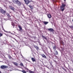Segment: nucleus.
<instances>
[{
	"label": "nucleus",
	"mask_w": 73,
	"mask_h": 73,
	"mask_svg": "<svg viewBox=\"0 0 73 73\" xmlns=\"http://www.w3.org/2000/svg\"><path fill=\"white\" fill-rule=\"evenodd\" d=\"M66 6V4H64V3L62 4V6L60 7V9L61 10L62 12H63L64 10L65 9V8L64 7H65Z\"/></svg>",
	"instance_id": "nucleus-1"
},
{
	"label": "nucleus",
	"mask_w": 73,
	"mask_h": 73,
	"mask_svg": "<svg viewBox=\"0 0 73 73\" xmlns=\"http://www.w3.org/2000/svg\"><path fill=\"white\" fill-rule=\"evenodd\" d=\"M0 68L1 69H7L8 68V66L5 65H2L1 66Z\"/></svg>",
	"instance_id": "nucleus-2"
},
{
	"label": "nucleus",
	"mask_w": 73,
	"mask_h": 73,
	"mask_svg": "<svg viewBox=\"0 0 73 73\" xmlns=\"http://www.w3.org/2000/svg\"><path fill=\"white\" fill-rule=\"evenodd\" d=\"M24 1L25 3V4L27 5H28L29 3H30L31 2V1H29V0H25Z\"/></svg>",
	"instance_id": "nucleus-3"
},
{
	"label": "nucleus",
	"mask_w": 73,
	"mask_h": 73,
	"mask_svg": "<svg viewBox=\"0 0 73 73\" xmlns=\"http://www.w3.org/2000/svg\"><path fill=\"white\" fill-rule=\"evenodd\" d=\"M9 8L11 10H12V11H13L14 12H15V8L12 6H9Z\"/></svg>",
	"instance_id": "nucleus-4"
},
{
	"label": "nucleus",
	"mask_w": 73,
	"mask_h": 73,
	"mask_svg": "<svg viewBox=\"0 0 73 73\" xmlns=\"http://www.w3.org/2000/svg\"><path fill=\"white\" fill-rule=\"evenodd\" d=\"M0 11L2 13H6V11L2 9H1Z\"/></svg>",
	"instance_id": "nucleus-5"
},
{
	"label": "nucleus",
	"mask_w": 73,
	"mask_h": 73,
	"mask_svg": "<svg viewBox=\"0 0 73 73\" xmlns=\"http://www.w3.org/2000/svg\"><path fill=\"white\" fill-rule=\"evenodd\" d=\"M18 0H13V2L14 4H17L18 2Z\"/></svg>",
	"instance_id": "nucleus-6"
},
{
	"label": "nucleus",
	"mask_w": 73,
	"mask_h": 73,
	"mask_svg": "<svg viewBox=\"0 0 73 73\" xmlns=\"http://www.w3.org/2000/svg\"><path fill=\"white\" fill-rule=\"evenodd\" d=\"M18 26V27L19 29V31H20L21 30L22 31V30H23V29H22V27H21V26L19 25Z\"/></svg>",
	"instance_id": "nucleus-7"
},
{
	"label": "nucleus",
	"mask_w": 73,
	"mask_h": 73,
	"mask_svg": "<svg viewBox=\"0 0 73 73\" xmlns=\"http://www.w3.org/2000/svg\"><path fill=\"white\" fill-rule=\"evenodd\" d=\"M60 44H61V45H64V42L62 40H60Z\"/></svg>",
	"instance_id": "nucleus-8"
},
{
	"label": "nucleus",
	"mask_w": 73,
	"mask_h": 73,
	"mask_svg": "<svg viewBox=\"0 0 73 73\" xmlns=\"http://www.w3.org/2000/svg\"><path fill=\"white\" fill-rule=\"evenodd\" d=\"M17 4L19 6H21V3L19 1H18V2L17 3Z\"/></svg>",
	"instance_id": "nucleus-9"
},
{
	"label": "nucleus",
	"mask_w": 73,
	"mask_h": 73,
	"mask_svg": "<svg viewBox=\"0 0 73 73\" xmlns=\"http://www.w3.org/2000/svg\"><path fill=\"white\" fill-rule=\"evenodd\" d=\"M48 30L49 31H51V32H54V30L52 28H50L48 29Z\"/></svg>",
	"instance_id": "nucleus-10"
},
{
	"label": "nucleus",
	"mask_w": 73,
	"mask_h": 73,
	"mask_svg": "<svg viewBox=\"0 0 73 73\" xmlns=\"http://www.w3.org/2000/svg\"><path fill=\"white\" fill-rule=\"evenodd\" d=\"M41 56H42V57H43V58H46V57L44 54H41Z\"/></svg>",
	"instance_id": "nucleus-11"
},
{
	"label": "nucleus",
	"mask_w": 73,
	"mask_h": 73,
	"mask_svg": "<svg viewBox=\"0 0 73 73\" xmlns=\"http://www.w3.org/2000/svg\"><path fill=\"white\" fill-rule=\"evenodd\" d=\"M42 37L44 39H45V40H47V38H46V37L45 36H44L43 35H42Z\"/></svg>",
	"instance_id": "nucleus-12"
},
{
	"label": "nucleus",
	"mask_w": 73,
	"mask_h": 73,
	"mask_svg": "<svg viewBox=\"0 0 73 73\" xmlns=\"http://www.w3.org/2000/svg\"><path fill=\"white\" fill-rule=\"evenodd\" d=\"M31 60H32V61L33 62H35L36 61V60L35 59V58H31Z\"/></svg>",
	"instance_id": "nucleus-13"
},
{
	"label": "nucleus",
	"mask_w": 73,
	"mask_h": 73,
	"mask_svg": "<svg viewBox=\"0 0 73 73\" xmlns=\"http://www.w3.org/2000/svg\"><path fill=\"white\" fill-rule=\"evenodd\" d=\"M47 16L48 18H49V19H50V18L52 17V16L50 14H49Z\"/></svg>",
	"instance_id": "nucleus-14"
},
{
	"label": "nucleus",
	"mask_w": 73,
	"mask_h": 73,
	"mask_svg": "<svg viewBox=\"0 0 73 73\" xmlns=\"http://www.w3.org/2000/svg\"><path fill=\"white\" fill-rule=\"evenodd\" d=\"M55 51V53L54 55L56 54V55H57L58 54V52L57 51Z\"/></svg>",
	"instance_id": "nucleus-15"
},
{
	"label": "nucleus",
	"mask_w": 73,
	"mask_h": 73,
	"mask_svg": "<svg viewBox=\"0 0 73 73\" xmlns=\"http://www.w3.org/2000/svg\"><path fill=\"white\" fill-rule=\"evenodd\" d=\"M20 71H21V72H22L23 73H27V71H25V70H19Z\"/></svg>",
	"instance_id": "nucleus-16"
},
{
	"label": "nucleus",
	"mask_w": 73,
	"mask_h": 73,
	"mask_svg": "<svg viewBox=\"0 0 73 73\" xmlns=\"http://www.w3.org/2000/svg\"><path fill=\"white\" fill-rule=\"evenodd\" d=\"M29 7H30L31 9H33V7L31 6V5H29Z\"/></svg>",
	"instance_id": "nucleus-17"
},
{
	"label": "nucleus",
	"mask_w": 73,
	"mask_h": 73,
	"mask_svg": "<svg viewBox=\"0 0 73 73\" xmlns=\"http://www.w3.org/2000/svg\"><path fill=\"white\" fill-rule=\"evenodd\" d=\"M34 46L35 48H36V50H38L39 48L38 47V46Z\"/></svg>",
	"instance_id": "nucleus-18"
},
{
	"label": "nucleus",
	"mask_w": 73,
	"mask_h": 73,
	"mask_svg": "<svg viewBox=\"0 0 73 73\" xmlns=\"http://www.w3.org/2000/svg\"><path fill=\"white\" fill-rule=\"evenodd\" d=\"M53 49H54V51H55V50H56V45L54 46L53 47Z\"/></svg>",
	"instance_id": "nucleus-19"
},
{
	"label": "nucleus",
	"mask_w": 73,
	"mask_h": 73,
	"mask_svg": "<svg viewBox=\"0 0 73 73\" xmlns=\"http://www.w3.org/2000/svg\"><path fill=\"white\" fill-rule=\"evenodd\" d=\"M48 23L49 22H48L44 21V22L43 23L45 25H46V24H48Z\"/></svg>",
	"instance_id": "nucleus-20"
},
{
	"label": "nucleus",
	"mask_w": 73,
	"mask_h": 73,
	"mask_svg": "<svg viewBox=\"0 0 73 73\" xmlns=\"http://www.w3.org/2000/svg\"><path fill=\"white\" fill-rule=\"evenodd\" d=\"M29 72L30 73H36V72H34L32 71H31L30 70H29Z\"/></svg>",
	"instance_id": "nucleus-21"
},
{
	"label": "nucleus",
	"mask_w": 73,
	"mask_h": 73,
	"mask_svg": "<svg viewBox=\"0 0 73 73\" xmlns=\"http://www.w3.org/2000/svg\"><path fill=\"white\" fill-rule=\"evenodd\" d=\"M6 15L7 16H8L9 17H11V16L8 13H6Z\"/></svg>",
	"instance_id": "nucleus-22"
},
{
	"label": "nucleus",
	"mask_w": 73,
	"mask_h": 73,
	"mask_svg": "<svg viewBox=\"0 0 73 73\" xmlns=\"http://www.w3.org/2000/svg\"><path fill=\"white\" fill-rule=\"evenodd\" d=\"M13 64H14V65H18V64H17V63L16 62H14Z\"/></svg>",
	"instance_id": "nucleus-23"
},
{
	"label": "nucleus",
	"mask_w": 73,
	"mask_h": 73,
	"mask_svg": "<svg viewBox=\"0 0 73 73\" xmlns=\"http://www.w3.org/2000/svg\"><path fill=\"white\" fill-rule=\"evenodd\" d=\"M20 65L21 66H24V65H23V63H21Z\"/></svg>",
	"instance_id": "nucleus-24"
},
{
	"label": "nucleus",
	"mask_w": 73,
	"mask_h": 73,
	"mask_svg": "<svg viewBox=\"0 0 73 73\" xmlns=\"http://www.w3.org/2000/svg\"><path fill=\"white\" fill-rule=\"evenodd\" d=\"M3 34L0 33V37H1L3 36Z\"/></svg>",
	"instance_id": "nucleus-25"
},
{
	"label": "nucleus",
	"mask_w": 73,
	"mask_h": 73,
	"mask_svg": "<svg viewBox=\"0 0 73 73\" xmlns=\"http://www.w3.org/2000/svg\"><path fill=\"white\" fill-rule=\"evenodd\" d=\"M9 59H11V58H12V57H11V56L10 55L9 56Z\"/></svg>",
	"instance_id": "nucleus-26"
},
{
	"label": "nucleus",
	"mask_w": 73,
	"mask_h": 73,
	"mask_svg": "<svg viewBox=\"0 0 73 73\" xmlns=\"http://www.w3.org/2000/svg\"><path fill=\"white\" fill-rule=\"evenodd\" d=\"M70 28H73V26H70Z\"/></svg>",
	"instance_id": "nucleus-27"
},
{
	"label": "nucleus",
	"mask_w": 73,
	"mask_h": 73,
	"mask_svg": "<svg viewBox=\"0 0 73 73\" xmlns=\"http://www.w3.org/2000/svg\"><path fill=\"white\" fill-rule=\"evenodd\" d=\"M12 25L13 26V28H14V27H15V25L14 24H12Z\"/></svg>",
	"instance_id": "nucleus-28"
},
{
	"label": "nucleus",
	"mask_w": 73,
	"mask_h": 73,
	"mask_svg": "<svg viewBox=\"0 0 73 73\" xmlns=\"http://www.w3.org/2000/svg\"><path fill=\"white\" fill-rule=\"evenodd\" d=\"M62 69H63V70H64L66 71V69H65V68H64V67H62Z\"/></svg>",
	"instance_id": "nucleus-29"
},
{
	"label": "nucleus",
	"mask_w": 73,
	"mask_h": 73,
	"mask_svg": "<svg viewBox=\"0 0 73 73\" xmlns=\"http://www.w3.org/2000/svg\"><path fill=\"white\" fill-rule=\"evenodd\" d=\"M55 57H56V58H58L57 56L56 55H55Z\"/></svg>",
	"instance_id": "nucleus-30"
},
{
	"label": "nucleus",
	"mask_w": 73,
	"mask_h": 73,
	"mask_svg": "<svg viewBox=\"0 0 73 73\" xmlns=\"http://www.w3.org/2000/svg\"><path fill=\"white\" fill-rule=\"evenodd\" d=\"M25 69H27V70H28V68H25Z\"/></svg>",
	"instance_id": "nucleus-31"
},
{
	"label": "nucleus",
	"mask_w": 73,
	"mask_h": 73,
	"mask_svg": "<svg viewBox=\"0 0 73 73\" xmlns=\"http://www.w3.org/2000/svg\"><path fill=\"white\" fill-rule=\"evenodd\" d=\"M64 1H65H65H66V0H64Z\"/></svg>",
	"instance_id": "nucleus-32"
},
{
	"label": "nucleus",
	"mask_w": 73,
	"mask_h": 73,
	"mask_svg": "<svg viewBox=\"0 0 73 73\" xmlns=\"http://www.w3.org/2000/svg\"><path fill=\"white\" fill-rule=\"evenodd\" d=\"M72 72H73V69L72 70Z\"/></svg>",
	"instance_id": "nucleus-33"
},
{
	"label": "nucleus",
	"mask_w": 73,
	"mask_h": 73,
	"mask_svg": "<svg viewBox=\"0 0 73 73\" xmlns=\"http://www.w3.org/2000/svg\"><path fill=\"white\" fill-rule=\"evenodd\" d=\"M0 73H1V72H0Z\"/></svg>",
	"instance_id": "nucleus-34"
},
{
	"label": "nucleus",
	"mask_w": 73,
	"mask_h": 73,
	"mask_svg": "<svg viewBox=\"0 0 73 73\" xmlns=\"http://www.w3.org/2000/svg\"><path fill=\"white\" fill-rule=\"evenodd\" d=\"M14 39H15V40H16V39H15V38Z\"/></svg>",
	"instance_id": "nucleus-35"
},
{
	"label": "nucleus",
	"mask_w": 73,
	"mask_h": 73,
	"mask_svg": "<svg viewBox=\"0 0 73 73\" xmlns=\"http://www.w3.org/2000/svg\"><path fill=\"white\" fill-rule=\"evenodd\" d=\"M1 72V71L0 70V72Z\"/></svg>",
	"instance_id": "nucleus-36"
},
{
	"label": "nucleus",
	"mask_w": 73,
	"mask_h": 73,
	"mask_svg": "<svg viewBox=\"0 0 73 73\" xmlns=\"http://www.w3.org/2000/svg\"><path fill=\"white\" fill-rule=\"evenodd\" d=\"M24 0V1L25 0Z\"/></svg>",
	"instance_id": "nucleus-37"
}]
</instances>
